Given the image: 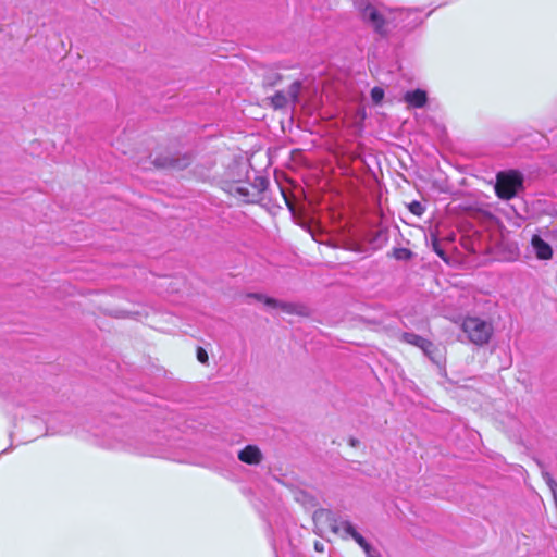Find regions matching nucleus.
<instances>
[{
	"instance_id": "nucleus-14",
	"label": "nucleus",
	"mask_w": 557,
	"mask_h": 557,
	"mask_svg": "<svg viewBox=\"0 0 557 557\" xmlns=\"http://www.w3.org/2000/svg\"><path fill=\"white\" fill-rule=\"evenodd\" d=\"M269 181L262 176H257L255 178L253 184L251 185L252 191L256 194V197L267 189Z\"/></svg>"
},
{
	"instance_id": "nucleus-12",
	"label": "nucleus",
	"mask_w": 557,
	"mask_h": 557,
	"mask_svg": "<svg viewBox=\"0 0 557 557\" xmlns=\"http://www.w3.org/2000/svg\"><path fill=\"white\" fill-rule=\"evenodd\" d=\"M404 339L407 343L419 346L421 348H424L425 345L430 344L426 339H424L423 337H421L414 333H405Z\"/></svg>"
},
{
	"instance_id": "nucleus-22",
	"label": "nucleus",
	"mask_w": 557,
	"mask_h": 557,
	"mask_svg": "<svg viewBox=\"0 0 557 557\" xmlns=\"http://www.w3.org/2000/svg\"><path fill=\"white\" fill-rule=\"evenodd\" d=\"M455 238H456V235H455L454 233H450L449 235H447V236L445 237V240H447V242L451 243V242H454V240H455Z\"/></svg>"
},
{
	"instance_id": "nucleus-11",
	"label": "nucleus",
	"mask_w": 557,
	"mask_h": 557,
	"mask_svg": "<svg viewBox=\"0 0 557 557\" xmlns=\"http://www.w3.org/2000/svg\"><path fill=\"white\" fill-rule=\"evenodd\" d=\"M433 251L444 261H447V255L441 247L440 238L437 233H431L430 235Z\"/></svg>"
},
{
	"instance_id": "nucleus-13",
	"label": "nucleus",
	"mask_w": 557,
	"mask_h": 557,
	"mask_svg": "<svg viewBox=\"0 0 557 557\" xmlns=\"http://www.w3.org/2000/svg\"><path fill=\"white\" fill-rule=\"evenodd\" d=\"M235 193L243 197L245 201L252 202L255 201L256 194L253 191H250L248 186L245 185H238L235 187Z\"/></svg>"
},
{
	"instance_id": "nucleus-2",
	"label": "nucleus",
	"mask_w": 557,
	"mask_h": 557,
	"mask_svg": "<svg viewBox=\"0 0 557 557\" xmlns=\"http://www.w3.org/2000/svg\"><path fill=\"white\" fill-rule=\"evenodd\" d=\"M461 327L469 341L475 345L486 344L493 334L492 324L480 318H466Z\"/></svg>"
},
{
	"instance_id": "nucleus-18",
	"label": "nucleus",
	"mask_w": 557,
	"mask_h": 557,
	"mask_svg": "<svg viewBox=\"0 0 557 557\" xmlns=\"http://www.w3.org/2000/svg\"><path fill=\"white\" fill-rule=\"evenodd\" d=\"M197 359H198V360H199V362H201V363H207V362H208V354H207V351H206L203 348H201V347H199V348L197 349Z\"/></svg>"
},
{
	"instance_id": "nucleus-21",
	"label": "nucleus",
	"mask_w": 557,
	"mask_h": 557,
	"mask_svg": "<svg viewBox=\"0 0 557 557\" xmlns=\"http://www.w3.org/2000/svg\"><path fill=\"white\" fill-rule=\"evenodd\" d=\"M278 188H280V191H281V194H282V196H283V198H284V200H285L286 205H287L289 208H292V202L289 201V199H288V197H287V195H286V191H285L282 187H278Z\"/></svg>"
},
{
	"instance_id": "nucleus-6",
	"label": "nucleus",
	"mask_w": 557,
	"mask_h": 557,
	"mask_svg": "<svg viewBox=\"0 0 557 557\" xmlns=\"http://www.w3.org/2000/svg\"><path fill=\"white\" fill-rule=\"evenodd\" d=\"M247 297L262 301L269 308L281 309L282 311L287 313H293L295 310V306L293 304L282 302L274 298L267 297L262 294H248Z\"/></svg>"
},
{
	"instance_id": "nucleus-10",
	"label": "nucleus",
	"mask_w": 557,
	"mask_h": 557,
	"mask_svg": "<svg viewBox=\"0 0 557 557\" xmlns=\"http://www.w3.org/2000/svg\"><path fill=\"white\" fill-rule=\"evenodd\" d=\"M157 166L160 168H172V169H184L189 164V159L184 157L183 159H175V158H164V159H157L156 160Z\"/></svg>"
},
{
	"instance_id": "nucleus-24",
	"label": "nucleus",
	"mask_w": 557,
	"mask_h": 557,
	"mask_svg": "<svg viewBox=\"0 0 557 557\" xmlns=\"http://www.w3.org/2000/svg\"><path fill=\"white\" fill-rule=\"evenodd\" d=\"M350 445H351V446H356V445H357V440L351 438V440H350Z\"/></svg>"
},
{
	"instance_id": "nucleus-19",
	"label": "nucleus",
	"mask_w": 557,
	"mask_h": 557,
	"mask_svg": "<svg viewBox=\"0 0 557 557\" xmlns=\"http://www.w3.org/2000/svg\"><path fill=\"white\" fill-rule=\"evenodd\" d=\"M133 449L143 455H152V456L157 455V451L154 449H150V448H143V447L134 446Z\"/></svg>"
},
{
	"instance_id": "nucleus-23",
	"label": "nucleus",
	"mask_w": 557,
	"mask_h": 557,
	"mask_svg": "<svg viewBox=\"0 0 557 557\" xmlns=\"http://www.w3.org/2000/svg\"><path fill=\"white\" fill-rule=\"evenodd\" d=\"M315 549L317 550H322L323 549V546L320 545L319 543H315Z\"/></svg>"
},
{
	"instance_id": "nucleus-17",
	"label": "nucleus",
	"mask_w": 557,
	"mask_h": 557,
	"mask_svg": "<svg viewBox=\"0 0 557 557\" xmlns=\"http://www.w3.org/2000/svg\"><path fill=\"white\" fill-rule=\"evenodd\" d=\"M384 98V90L381 87H373L371 90V99L375 104H379Z\"/></svg>"
},
{
	"instance_id": "nucleus-20",
	"label": "nucleus",
	"mask_w": 557,
	"mask_h": 557,
	"mask_svg": "<svg viewBox=\"0 0 557 557\" xmlns=\"http://www.w3.org/2000/svg\"><path fill=\"white\" fill-rule=\"evenodd\" d=\"M367 557H381V554L372 546L364 550Z\"/></svg>"
},
{
	"instance_id": "nucleus-5",
	"label": "nucleus",
	"mask_w": 557,
	"mask_h": 557,
	"mask_svg": "<svg viewBox=\"0 0 557 557\" xmlns=\"http://www.w3.org/2000/svg\"><path fill=\"white\" fill-rule=\"evenodd\" d=\"M531 246L540 260H549L553 257V249L548 243H546L541 236L533 235L531 239Z\"/></svg>"
},
{
	"instance_id": "nucleus-3",
	"label": "nucleus",
	"mask_w": 557,
	"mask_h": 557,
	"mask_svg": "<svg viewBox=\"0 0 557 557\" xmlns=\"http://www.w3.org/2000/svg\"><path fill=\"white\" fill-rule=\"evenodd\" d=\"M522 187V176L515 171L500 172L497 174L495 190L499 198L510 199L515 197Z\"/></svg>"
},
{
	"instance_id": "nucleus-1",
	"label": "nucleus",
	"mask_w": 557,
	"mask_h": 557,
	"mask_svg": "<svg viewBox=\"0 0 557 557\" xmlns=\"http://www.w3.org/2000/svg\"><path fill=\"white\" fill-rule=\"evenodd\" d=\"M360 13L362 20L382 36L395 30L410 32L423 22L418 9H388L367 3L360 8Z\"/></svg>"
},
{
	"instance_id": "nucleus-7",
	"label": "nucleus",
	"mask_w": 557,
	"mask_h": 557,
	"mask_svg": "<svg viewBox=\"0 0 557 557\" xmlns=\"http://www.w3.org/2000/svg\"><path fill=\"white\" fill-rule=\"evenodd\" d=\"M337 531H343L346 535L352 537L359 546L363 549H368L371 545L366 541V539L355 529L354 524L349 521H341L336 527Z\"/></svg>"
},
{
	"instance_id": "nucleus-4",
	"label": "nucleus",
	"mask_w": 557,
	"mask_h": 557,
	"mask_svg": "<svg viewBox=\"0 0 557 557\" xmlns=\"http://www.w3.org/2000/svg\"><path fill=\"white\" fill-rule=\"evenodd\" d=\"M301 84L299 82H294L289 85L286 91L280 90L276 91L271 98V106L274 109H283L289 102L296 103L298 101L299 92H300Z\"/></svg>"
},
{
	"instance_id": "nucleus-16",
	"label": "nucleus",
	"mask_w": 557,
	"mask_h": 557,
	"mask_svg": "<svg viewBox=\"0 0 557 557\" xmlns=\"http://www.w3.org/2000/svg\"><path fill=\"white\" fill-rule=\"evenodd\" d=\"M408 209L412 214H414L417 216H421L425 211L424 206L420 201H417V200L410 202L408 205Z\"/></svg>"
},
{
	"instance_id": "nucleus-15",
	"label": "nucleus",
	"mask_w": 557,
	"mask_h": 557,
	"mask_svg": "<svg viewBox=\"0 0 557 557\" xmlns=\"http://www.w3.org/2000/svg\"><path fill=\"white\" fill-rule=\"evenodd\" d=\"M393 257L396 259V260H403V261H406V260H409L412 258V251L407 249V248H395L393 250Z\"/></svg>"
},
{
	"instance_id": "nucleus-9",
	"label": "nucleus",
	"mask_w": 557,
	"mask_h": 557,
	"mask_svg": "<svg viewBox=\"0 0 557 557\" xmlns=\"http://www.w3.org/2000/svg\"><path fill=\"white\" fill-rule=\"evenodd\" d=\"M404 100L412 108H423L428 101V95L422 89H414L407 91L404 96Z\"/></svg>"
},
{
	"instance_id": "nucleus-8",
	"label": "nucleus",
	"mask_w": 557,
	"mask_h": 557,
	"mask_svg": "<svg viewBox=\"0 0 557 557\" xmlns=\"http://www.w3.org/2000/svg\"><path fill=\"white\" fill-rule=\"evenodd\" d=\"M238 459L247 465H258L262 459V454L256 445H247L238 453Z\"/></svg>"
}]
</instances>
